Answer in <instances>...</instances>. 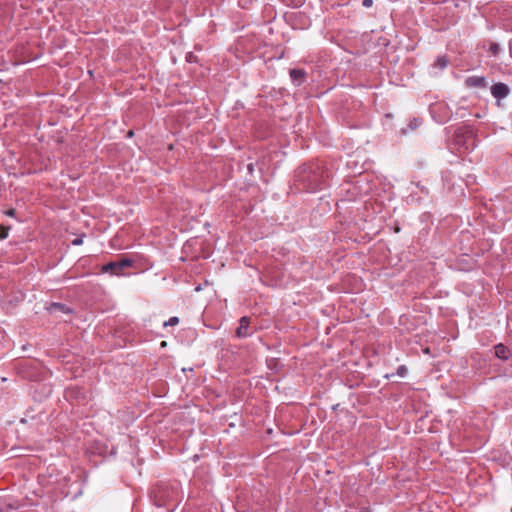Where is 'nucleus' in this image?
Returning a JSON list of instances; mask_svg holds the SVG:
<instances>
[{"label":"nucleus","instance_id":"obj_1","mask_svg":"<svg viewBox=\"0 0 512 512\" xmlns=\"http://www.w3.org/2000/svg\"><path fill=\"white\" fill-rule=\"evenodd\" d=\"M131 265L132 261L130 259L124 258L120 261H112L103 265L101 271L103 273H111L112 275H121L122 271Z\"/></svg>","mask_w":512,"mask_h":512},{"label":"nucleus","instance_id":"obj_2","mask_svg":"<svg viewBox=\"0 0 512 512\" xmlns=\"http://www.w3.org/2000/svg\"><path fill=\"white\" fill-rule=\"evenodd\" d=\"M510 93L509 87L504 83H496L491 87V94L496 99H503Z\"/></svg>","mask_w":512,"mask_h":512},{"label":"nucleus","instance_id":"obj_3","mask_svg":"<svg viewBox=\"0 0 512 512\" xmlns=\"http://www.w3.org/2000/svg\"><path fill=\"white\" fill-rule=\"evenodd\" d=\"M465 85L470 88H485L487 81L484 76H470L465 80Z\"/></svg>","mask_w":512,"mask_h":512},{"label":"nucleus","instance_id":"obj_4","mask_svg":"<svg viewBox=\"0 0 512 512\" xmlns=\"http://www.w3.org/2000/svg\"><path fill=\"white\" fill-rule=\"evenodd\" d=\"M250 319L246 316L242 317L239 321V327L236 330V335L239 338H244L250 335L249 332Z\"/></svg>","mask_w":512,"mask_h":512},{"label":"nucleus","instance_id":"obj_5","mask_svg":"<svg viewBox=\"0 0 512 512\" xmlns=\"http://www.w3.org/2000/svg\"><path fill=\"white\" fill-rule=\"evenodd\" d=\"M289 74L292 82L297 86L303 83L306 75L305 71L302 69H291Z\"/></svg>","mask_w":512,"mask_h":512},{"label":"nucleus","instance_id":"obj_6","mask_svg":"<svg viewBox=\"0 0 512 512\" xmlns=\"http://www.w3.org/2000/svg\"><path fill=\"white\" fill-rule=\"evenodd\" d=\"M495 356L502 360H507L510 356V350L502 343L494 346Z\"/></svg>","mask_w":512,"mask_h":512},{"label":"nucleus","instance_id":"obj_7","mask_svg":"<svg viewBox=\"0 0 512 512\" xmlns=\"http://www.w3.org/2000/svg\"><path fill=\"white\" fill-rule=\"evenodd\" d=\"M48 310L50 311V313H58V312L69 313L70 312V309L68 307H66L65 305L60 304V303H52L49 306Z\"/></svg>","mask_w":512,"mask_h":512},{"label":"nucleus","instance_id":"obj_8","mask_svg":"<svg viewBox=\"0 0 512 512\" xmlns=\"http://www.w3.org/2000/svg\"><path fill=\"white\" fill-rule=\"evenodd\" d=\"M448 65V60L445 56H440L436 59V61L434 62V67L436 68H439V69H444L446 68Z\"/></svg>","mask_w":512,"mask_h":512},{"label":"nucleus","instance_id":"obj_9","mask_svg":"<svg viewBox=\"0 0 512 512\" xmlns=\"http://www.w3.org/2000/svg\"><path fill=\"white\" fill-rule=\"evenodd\" d=\"M488 51L493 55V56H497L500 52V47L497 43L495 42H490L489 43V48H488Z\"/></svg>","mask_w":512,"mask_h":512},{"label":"nucleus","instance_id":"obj_10","mask_svg":"<svg viewBox=\"0 0 512 512\" xmlns=\"http://www.w3.org/2000/svg\"><path fill=\"white\" fill-rule=\"evenodd\" d=\"M178 323H179V318H178V317H176V316H173V317L169 318V320H168V321H165L163 325H164V327H167V326H175V325H177Z\"/></svg>","mask_w":512,"mask_h":512},{"label":"nucleus","instance_id":"obj_11","mask_svg":"<svg viewBox=\"0 0 512 512\" xmlns=\"http://www.w3.org/2000/svg\"><path fill=\"white\" fill-rule=\"evenodd\" d=\"M8 237V228L0 225V240Z\"/></svg>","mask_w":512,"mask_h":512},{"label":"nucleus","instance_id":"obj_12","mask_svg":"<svg viewBox=\"0 0 512 512\" xmlns=\"http://www.w3.org/2000/svg\"><path fill=\"white\" fill-rule=\"evenodd\" d=\"M407 373V368L402 365V366H399L398 369H397V374L401 377L405 376Z\"/></svg>","mask_w":512,"mask_h":512},{"label":"nucleus","instance_id":"obj_13","mask_svg":"<svg viewBox=\"0 0 512 512\" xmlns=\"http://www.w3.org/2000/svg\"><path fill=\"white\" fill-rule=\"evenodd\" d=\"M420 124H421V122H420V121H418L417 119H414V121H412V122L410 123V126H411V128H412V129H415V128H417Z\"/></svg>","mask_w":512,"mask_h":512},{"label":"nucleus","instance_id":"obj_14","mask_svg":"<svg viewBox=\"0 0 512 512\" xmlns=\"http://www.w3.org/2000/svg\"><path fill=\"white\" fill-rule=\"evenodd\" d=\"M15 213H16L15 209H8L5 211V214L9 217H14Z\"/></svg>","mask_w":512,"mask_h":512},{"label":"nucleus","instance_id":"obj_15","mask_svg":"<svg viewBox=\"0 0 512 512\" xmlns=\"http://www.w3.org/2000/svg\"><path fill=\"white\" fill-rule=\"evenodd\" d=\"M186 60L189 62L195 61V57H194L193 53H188L186 56Z\"/></svg>","mask_w":512,"mask_h":512},{"label":"nucleus","instance_id":"obj_16","mask_svg":"<svg viewBox=\"0 0 512 512\" xmlns=\"http://www.w3.org/2000/svg\"><path fill=\"white\" fill-rule=\"evenodd\" d=\"M373 1L372 0H363L362 4L364 7H370L372 6Z\"/></svg>","mask_w":512,"mask_h":512},{"label":"nucleus","instance_id":"obj_17","mask_svg":"<svg viewBox=\"0 0 512 512\" xmlns=\"http://www.w3.org/2000/svg\"><path fill=\"white\" fill-rule=\"evenodd\" d=\"M319 187H320V184H313L312 179H310V189L311 190H316Z\"/></svg>","mask_w":512,"mask_h":512},{"label":"nucleus","instance_id":"obj_18","mask_svg":"<svg viewBox=\"0 0 512 512\" xmlns=\"http://www.w3.org/2000/svg\"><path fill=\"white\" fill-rule=\"evenodd\" d=\"M82 242H83L82 238H76V239H74L72 241V244L73 245H80V244H82Z\"/></svg>","mask_w":512,"mask_h":512},{"label":"nucleus","instance_id":"obj_19","mask_svg":"<svg viewBox=\"0 0 512 512\" xmlns=\"http://www.w3.org/2000/svg\"><path fill=\"white\" fill-rule=\"evenodd\" d=\"M301 3H302V0H293V1H292V5H294V6H298V5H300Z\"/></svg>","mask_w":512,"mask_h":512},{"label":"nucleus","instance_id":"obj_20","mask_svg":"<svg viewBox=\"0 0 512 512\" xmlns=\"http://www.w3.org/2000/svg\"><path fill=\"white\" fill-rule=\"evenodd\" d=\"M133 135V131L128 132V136L131 137Z\"/></svg>","mask_w":512,"mask_h":512},{"label":"nucleus","instance_id":"obj_21","mask_svg":"<svg viewBox=\"0 0 512 512\" xmlns=\"http://www.w3.org/2000/svg\"><path fill=\"white\" fill-rule=\"evenodd\" d=\"M511 512H512V507H511Z\"/></svg>","mask_w":512,"mask_h":512}]
</instances>
